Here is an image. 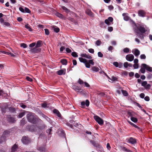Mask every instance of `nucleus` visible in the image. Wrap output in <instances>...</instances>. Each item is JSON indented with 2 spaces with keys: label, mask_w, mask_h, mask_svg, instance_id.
I'll return each mask as SVG.
<instances>
[{
  "label": "nucleus",
  "mask_w": 152,
  "mask_h": 152,
  "mask_svg": "<svg viewBox=\"0 0 152 152\" xmlns=\"http://www.w3.org/2000/svg\"><path fill=\"white\" fill-rule=\"evenodd\" d=\"M148 28L146 25L140 24L137 26L135 25L134 31L137 36L141 40L144 39L145 35L144 34L148 31Z\"/></svg>",
  "instance_id": "nucleus-1"
},
{
  "label": "nucleus",
  "mask_w": 152,
  "mask_h": 152,
  "mask_svg": "<svg viewBox=\"0 0 152 152\" xmlns=\"http://www.w3.org/2000/svg\"><path fill=\"white\" fill-rule=\"evenodd\" d=\"M45 125H43L39 126L32 125L29 128V130L32 132H36L37 133H39L41 132L42 129L45 128Z\"/></svg>",
  "instance_id": "nucleus-2"
},
{
  "label": "nucleus",
  "mask_w": 152,
  "mask_h": 152,
  "mask_svg": "<svg viewBox=\"0 0 152 152\" xmlns=\"http://www.w3.org/2000/svg\"><path fill=\"white\" fill-rule=\"evenodd\" d=\"M28 121L33 124H36L37 121V116L32 113H29L27 115Z\"/></svg>",
  "instance_id": "nucleus-3"
},
{
  "label": "nucleus",
  "mask_w": 152,
  "mask_h": 152,
  "mask_svg": "<svg viewBox=\"0 0 152 152\" xmlns=\"http://www.w3.org/2000/svg\"><path fill=\"white\" fill-rule=\"evenodd\" d=\"M94 119L100 125H102L104 123L103 120L98 116H95L94 117Z\"/></svg>",
  "instance_id": "nucleus-4"
},
{
  "label": "nucleus",
  "mask_w": 152,
  "mask_h": 152,
  "mask_svg": "<svg viewBox=\"0 0 152 152\" xmlns=\"http://www.w3.org/2000/svg\"><path fill=\"white\" fill-rule=\"evenodd\" d=\"M41 50V49L40 48L35 46L30 49V51L31 53H35L39 52Z\"/></svg>",
  "instance_id": "nucleus-5"
},
{
  "label": "nucleus",
  "mask_w": 152,
  "mask_h": 152,
  "mask_svg": "<svg viewBox=\"0 0 152 152\" xmlns=\"http://www.w3.org/2000/svg\"><path fill=\"white\" fill-rule=\"evenodd\" d=\"M134 56L132 54H128L126 56V59L129 61H132L134 59Z\"/></svg>",
  "instance_id": "nucleus-6"
},
{
  "label": "nucleus",
  "mask_w": 152,
  "mask_h": 152,
  "mask_svg": "<svg viewBox=\"0 0 152 152\" xmlns=\"http://www.w3.org/2000/svg\"><path fill=\"white\" fill-rule=\"evenodd\" d=\"M113 18L112 17H109L107 19H105L104 21L105 23L108 26L110 25V22H112L113 21Z\"/></svg>",
  "instance_id": "nucleus-7"
},
{
  "label": "nucleus",
  "mask_w": 152,
  "mask_h": 152,
  "mask_svg": "<svg viewBox=\"0 0 152 152\" xmlns=\"http://www.w3.org/2000/svg\"><path fill=\"white\" fill-rule=\"evenodd\" d=\"M89 104V102L88 100H86V102L83 101L81 103V107L84 108L85 107V105L88 107Z\"/></svg>",
  "instance_id": "nucleus-8"
},
{
  "label": "nucleus",
  "mask_w": 152,
  "mask_h": 152,
  "mask_svg": "<svg viewBox=\"0 0 152 152\" xmlns=\"http://www.w3.org/2000/svg\"><path fill=\"white\" fill-rule=\"evenodd\" d=\"M21 140L22 142L25 144H28L30 142V141L29 139H28V138L26 137H23Z\"/></svg>",
  "instance_id": "nucleus-9"
},
{
  "label": "nucleus",
  "mask_w": 152,
  "mask_h": 152,
  "mask_svg": "<svg viewBox=\"0 0 152 152\" xmlns=\"http://www.w3.org/2000/svg\"><path fill=\"white\" fill-rule=\"evenodd\" d=\"M138 13L139 16L142 17H145L146 15V13L145 11L142 10H139Z\"/></svg>",
  "instance_id": "nucleus-10"
},
{
  "label": "nucleus",
  "mask_w": 152,
  "mask_h": 152,
  "mask_svg": "<svg viewBox=\"0 0 152 152\" xmlns=\"http://www.w3.org/2000/svg\"><path fill=\"white\" fill-rule=\"evenodd\" d=\"M142 66L145 68V69L148 71L150 72H152V67H150L147 64H142Z\"/></svg>",
  "instance_id": "nucleus-11"
},
{
  "label": "nucleus",
  "mask_w": 152,
  "mask_h": 152,
  "mask_svg": "<svg viewBox=\"0 0 152 152\" xmlns=\"http://www.w3.org/2000/svg\"><path fill=\"white\" fill-rule=\"evenodd\" d=\"M132 52L136 57L138 56L140 54V51L137 49H134L132 50Z\"/></svg>",
  "instance_id": "nucleus-12"
},
{
  "label": "nucleus",
  "mask_w": 152,
  "mask_h": 152,
  "mask_svg": "<svg viewBox=\"0 0 152 152\" xmlns=\"http://www.w3.org/2000/svg\"><path fill=\"white\" fill-rule=\"evenodd\" d=\"M1 109L2 113H5L6 111L7 110L8 108L7 104V103L4 104V106H2V107H1Z\"/></svg>",
  "instance_id": "nucleus-13"
},
{
  "label": "nucleus",
  "mask_w": 152,
  "mask_h": 152,
  "mask_svg": "<svg viewBox=\"0 0 152 152\" xmlns=\"http://www.w3.org/2000/svg\"><path fill=\"white\" fill-rule=\"evenodd\" d=\"M7 120L9 122L14 123L15 121L14 118L10 115H7Z\"/></svg>",
  "instance_id": "nucleus-14"
},
{
  "label": "nucleus",
  "mask_w": 152,
  "mask_h": 152,
  "mask_svg": "<svg viewBox=\"0 0 152 152\" xmlns=\"http://www.w3.org/2000/svg\"><path fill=\"white\" fill-rule=\"evenodd\" d=\"M66 70L65 69H63L57 71V74L59 75H65L66 73Z\"/></svg>",
  "instance_id": "nucleus-15"
},
{
  "label": "nucleus",
  "mask_w": 152,
  "mask_h": 152,
  "mask_svg": "<svg viewBox=\"0 0 152 152\" xmlns=\"http://www.w3.org/2000/svg\"><path fill=\"white\" fill-rule=\"evenodd\" d=\"M58 132L60 136L62 137H65V134L63 130H58Z\"/></svg>",
  "instance_id": "nucleus-16"
},
{
  "label": "nucleus",
  "mask_w": 152,
  "mask_h": 152,
  "mask_svg": "<svg viewBox=\"0 0 152 152\" xmlns=\"http://www.w3.org/2000/svg\"><path fill=\"white\" fill-rule=\"evenodd\" d=\"M129 142L132 144L135 143L136 142L135 139L133 137H131L128 140Z\"/></svg>",
  "instance_id": "nucleus-17"
},
{
  "label": "nucleus",
  "mask_w": 152,
  "mask_h": 152,
  "mask_svg": "<svg viewBox=\"0 0 152 152\" xmlns=\"http://www.w3.org/2000/svg\"><path fill=\"white\" fill-rule=\"evenodd\" d=\"M90 142L94 145V146L96 147H99V144L96 143L95 142L93 141L92 140H91L90 141Z\"/></svg>",
  "instance_id": "nucleus-18"
},
{
  "label": "nucleus",
  "mask_w": 152,
  "mask_h": 152,
  "mask_svg": "<svg viewBox=\"0 0 152 152\" xmlns=\"http://www.w3.org/2000/svg\"><path fill=\"white\" fill-rule=\"evenodd\" d=\"M18 147L17 145L16 144H14L12 147L11 152H15L17 150Z\"/></svg>",
  "instance_id": "nucleus-19"
},
{
  "label": "nucleus",
  "mask_w": 152,
  "mask_h": 152,
  "mask_svg": "<svg viewBox=\"0 0 152 152\" xmlns=\"http://www.w3.org/2000/svg\"><path fill=\"white\" fill-rule=\"evenodd\" d=\"M86 14L90 15L91 17H94V13L90 10H87L86 12Z\"/></svg>",
  "instance_id": "nucleus-20"
},
{
  "label": "nucleus",
  "mask_w": 152,
  "mask_h": 152,
  "mask_svg": "<svg viewBox=\"0 0 152 152\" xmlns=\"http://www.w3.org/2000/svg\"><path fill=\"white\" fill-rule=\"evenodd\" d=\"M124 17V19L125 20L128 21L129 19V17L127 15V14L126 13H123L122 14Z\"/></svg>",
  "instance_id": "nucleus-21"
},
{
  "label": "nucleus",
  "mask_w": 152,
  "mask_h": 152,
  "mask_svg": "<svg viewBox=\"0 0 152 152\" xmlns=\"http://www.w3.org/2000/svg\"><path fill=\"white\" fill-rule=\"evenodd\" d=\"M42 107L44 108H49L50 107V104H47L46 103H44L42 104Z\"/></svg>",
  "instance_id": "nucleus-22"
},
{
  "label": "nucleus",
  "mask_w": 152,
  "mask_h": 152,
  "mask_svg": "<svg viewBox=\"0 0 152 152\" xmlns=\"http://www.w3.org/2000/svg\"><path fill=\"white\" fill-rule=\"evenodd\" d=\"M53 113L56 114L58 117H61V114L58 110L56 109H54L53 110Z\"/></svg>",
  "instance_id": "nucleus-23"
},
{
  "label": "nucleus",
  "mask_w": 152,
  "mask_h": 152,
  "mask_svg": "<svg viewBox=\"0 0 152 152\" xmlns=\"http://www.w3.org/2000/svg\"><path fill=\"white\" fill-rule=\"evenodd\" d=\"M130 119L132 121L135 123L137 122L138 121L137 119V118L134 117L130 115Z\"/></svg>",
  "instance_id": "nucleus-24"
},
{
  "label": "nucleus",
  "mask_w": 152,
  "mask_h": 152,
  "mask_svg": "<svg viewBox=\"0 0 152 152\" xmlns=\"http://www.w3.org/2000/svg\"><path fill=\"white\" fill-rule=\"evenodd\" d=\"M128 122L129 123V124H130L131 126H132L134 127L135 128H136L137 129H139L140 128L139 127H138L136 125L134 124V123H132L131 121H128Z\"/></svg>",
  "instance_id": "nucleus-25"
},
{
  "label": "nucleus",
  "mask_w": 152,
  "mask_h": 152,
  "mask_svg": "<svg viewBox=\"0 0 152 152\" xmlns=\"http://www.w3.org/2000/svg\"><path fill=\"white\" fill-rule=\"evenodd\" d=\"M91 69L94 72H97L99 70V68L96 66H93L91 67Z\"/></svg>",
  "instance_id": "nucleus-26"
},
{
  "label": "nucleus",
  "mask_w": 152,
  "mask_h": 152,
  "mask_svg": "<svg viewBox=\"0 0 152 152\" xmlns=\"http://www.w3.org/2000/svg\"><path fill=\"white\" fill-rule=\"evenodd\" d=\"M61 8L65 12L69 13L70 12V10L64 6H61Z\"/></svg>",
  "instance_id": "nucleus-27"
},
{
  "label": "nucleus",
  "mask_w": 152,
  "mask_h": 152,
  "mask_svg": "<svg viewBox=\"0 0 152 152\" xmlns=\"http://www.w3.org/2000/svg\"><path fill=\"white\" fill-rule=\"evenodd\" d=\"M53 28L54 31L56 33L58 32L59 31V28L56 26H53Z\"/></svg>",
  "instance_id": "nucleus-28"
},
{
  "label": "nucleus",
  "mask_w": 152,
  "mask_h": 152,
  "mask_svg": "<svg viewBox=\"0 0 152 152\" xmlns=\"http://www.w3.org/2000/svg\"><path fill=\"white\" fill-rule=\"evenodd\" d=\"M38 150L42 152H45V148L41 147H39L37 148Z\"/></svg>",
  "instance_id": "nucleus-29"
},
{
  "label": "nucleus",
  "mask_w": 152,
  "mask_h": 152,
  "mask_svg": "<svg viewBox=\"0 0 152 152\" xmlns=\"http://www.w3.org/2000/svg\"><path fill=\"white\" fill-rule=\"evenodd\" d=\"M79 59L80 62H83V63H84V64L85 63H86V61H87V60L86 59L83 58L82 57L79 58Z\"/></svg>",
  "instance_id": "nucleus-30"
},
{
  "label": "nucleus",
  "mask_w": 152,
  "mask_h": 152,
  "mask_svg": "<svg viewBox=\"0 0 152 152\" xmlns=\"http://www.w3.org/2000/svg\"><path fill=\"white\" fill-rule=\"evenodd\" d=\"M61 62L63 65H66L67 64V61L66 60V59H61Z\"/></svg>",
  "instance_id": "nucleus-31"
},
{
  "label": "nucleus",
  "mask_w": 152,
  "mask_h": 152,
  "mask_svg": "<svg viewBox=\"0 0 152 152\" xmlns=\"http://www.w3.org/2000/svg\"><path fill=\"white\" fill-rule=\"evenodd\" d=\"M78 92L80 94L82 95L85 94L86 93V92L84 90L81 89L80 88V89Z\"/></svg>",
  "instance_id": "nucleus-32"
},
{
  "label": "nucleus",
  "mask_w": 152,
  "mask_h": 152,
  "mask_svg": "<svg viewBox=\"0 0 152 152\" xmlns=\"http://www.w3.org/2000/svg\"><path fill=\"white\" fill-rule=\"evenodd\" d=\"M108 79L111 81H114L117 80V78L116 77L114 76H112L111 78L108 77Z\"/></svg>",
  "instance_id": "nucleus-33"
},
{
  "label": "nucleus",
  "mask_w": 152,
  "mask_h": 152,
  "mask_svg": "<svg viewBox=\"0 0 152 152\" xmlns=\"http://www.w3.org/2000/svg\"><path fill=\"white\" fill-rule=\"evenodd\" d=\"M56 16H57L59 18H64L63 15L62 14L58 12L56 13Z\"/></svg>",
  "instance_id": "nucleus-34"
},
{
  "label": "nucleus",
  "mask_w": 152,
  "mask_h": 152,
  "mask_svg": "<svg viewBox=\"0 0 152 152\" xmlns=\"http://www.w3.org/2000/svg\"><path fill=\"white\" fill-rule=\"evenodd\" d=\"M99 25L101 28H105L106 27L103 21L100 22Z\"/></svg>",
  "instance_id": "nucleus-35"
},
{
  "label": "nucleus",
  "mask_w": 152,
  "mask_h": 152,
  "mask_svg": "<svg viewBox=\"0 0 152 152\" xmlns=\"http://www.w3.org/2000/svg\"><path fill=\"white\" fill-rule=\"evenodd\" d=\"M52 131V130L51 128H49L46 130V132L48 133V135L50 137H51V132Z\"/></svg>",
  "instance_id": "nucleus-36"
},
{
  "label": "nucleus",
  "mask_w": 152,
  "mask_h": 152,
  "mask_svg": "<svg viewBox=\"0 0 152 152\" xmlns=\"http://www.w3.org/2000/svg\"><path fill=\"white\" fill-rule=\"evenodd\" d=\"M25 28L28 29V30L30 31H32V29L29 26L28 24H27L25 25Z\"/></svg>",
  "instance_id": "nucleus-37"
},
{
  "label": "nucleus",
  "mask_w": 152,
  "mask_h": 152,
  "mask_svg": "<svg viewBox=\"0 0 152 152\" xmlns=\"http://www.w3.org/2000/svg\"><path fill=\"white\" fill-rule=\"evenodd\" d=\"M121 91L124 96H127L128 95V94L126 91L123 90H121Z\"/></svg>",
  "instance_id": "nucleus-38"
},
{
  "label": "nucleus",
  "mask_w": 152,
  "mask_h": 152,
  "mask_svg": "<svg viewBox=\"0 0 152 152\" xmlns=\"http://www.w3.org/2000/svg\"><path fill=\"white\" fill-rule=\"evenodd\" d=\"M41 42L42 41H41L39 40L38 41L35 46L39 48L41 45Z\"/></svg>",
  "instance_id": "nucleus-39"
},
{
  "label": "nucleus",
  "mask_w": 152,
  "mask_h": 152,
  "mask_svg": "<svg viewBox=\"0 0 152 152\" xmlns=\"http://www.w3.org/2000/svg\"><path fill=\"white\" fill-rule=\"evenodd\" d=\"M9 110L10 112L11 113H14L15 111V108L12 107H10L9 108Z\"/></svg>",
  "instance_id": "nucleus-40"
},
{
  "label": "nucleus",
  "mask_w": 152,
  "mask_h": 152,
  "mask_svg": "<svg viewBox=\"0 0 152 152\" xmlns=\"http://www.w3.org/2000/svg\"><path fill=\"white\" fill-rule=\"evenodd\" d=\"M25 114V113L24 112H22L20 113L18 115L19 118H21L23 117Z\"/></svg>",
  "instance_id": "nucleus-41"
},
{
  "label": "nucleus",
  "mask_w": 152,
  "mask_h": 152,
  "mask_svg": "<svg viewBox=\"0 0 152 152\" xmlns=\"http://www.w3.org/2000/svg\"><path fill=\"white\" fill-rule=\"evenodd\" d=\"M71 55L72 56L75 57H77L78 56L77 53L75 52H72Z\"/></svg>",
  "instance_id": "nucleus-42"
},
{
  "label": "nucleus",
  "mask_w": 152,
  "mask_h": 152,
  "mask_svg": "<svg viewBox=\"0 0 152 152\" xmlns=\"http://www.w3.org/2000/svg\"><path fill=\"white\" fill-rule=\"evenodd\" d=\"M101 43L102 42L99 40L96 41L95 42V44L97 46H100Z\"/></svg>",
  "instance_id": "nucleus-43"
},
{
  "label": "nucleus",
  "mask_w": 152,
  "mask_h": 152,
  "mask_svg": "<svg viewBox=\"0 0 152 152\" xmlns=\"http://www.w3.org/2000/svg\"><path fill=\"white\" fill-rule=\"evenodd\" d=\"M145 68H144L143 66H142V67L140 69V71L142 73H145Z\"/></svg>",
  "instance_id": "nucleus-44"
},
{
  "label": "nucleus",
  "mask_w": 152,
  "mask_h": 152,
  "mask_svg": "<svg viewBox=\"0 0 152 152\" xmlns=\"http://www.w3.org/2000/svg\"><path fill=\"white\" fill-rule=\"evenodd\" d=\"M85 65V66L86 67L88 68H89L90 67V64H89L88 62L87 61H86V63H84Z\"/></svg>",
  "instance_id": "nucleus-45"
},
{
  "label": "nucleus",
  "mask_w": 152,
  "mask_h": 152,
  "mask_svg": "<svg viewBox=\"0 0 152 152\" xmlns=\"http://www.w3.org/2000/svg\"><path fill=\"white\" fill-rule=\"evenodd\" d=\"M129 49L127 48H125L123 49V51L125 53H128L129 52Z\"/></svg>",
  "instance_id": "nucleus-46"
},
{
  "label": "nucleus",
  "mask_w": 152,
  "mask_h": 152,
  "mask_svg": "<svg viewBox=\"0 0 152 152\" xmlns=\"http://www.w3.org/2000/svg\"><path fill=\"white\" fill-rule=\"evenodd\" d=\"M10 23L7 22H5L4 23V24L3 26H7L8 27H10Z\"/></svg>",
  "instance_id": "nucleus-47"
},
{
  "label": "nucleus",
  "mask_w": 152,
  "mask_h": 152,
  "mask_svg": "<svg viewBox=\"0 0 152 152\" xmlns=\"http://www.w3.org/2000/svg\"><path fill=\"white\" fill-rule=\"evenodd\" d=\"M20 46L23 47L24 48H25L27 47V45L26 44L23 43L21 44Z\"/></svg>",
  "instance_id": "nucleus-48"
},
{
  "label": "nucleus",
  "mask_w": 152,
  "mask_h": 152,
  "mask_svg": "<svg viewBox=\"0 0 152 152\" xmlns=\"http://www.w3.org/2000/svg\"><path fill=\"white\" fill-rule=\"evenodd\" d=\"M76 91L78 92L80 88L78 86H74V88H73Z\"/></svg>",
  "instance_id": "nucleus-49"
},
{
  "label": "nucleus",
  "mask_w": 152,
  "mask_h": 152,
  "mask_svg": "<svg viewBox=\"0 0 152 152\" xmlns=\"http://www.w3.org/2000/svg\"><path fill=\"white\" fill-rule=\"evenodd\" d=\"M147 84V82L146 81H144L141 83L142 86H144V87Z\"/></svg>",
  "instance_id": "nucleus-50"
},
{
  "label": "nucleus",
  "mask_w": 152,
  "mask_h": 152,
  "mask_svg": "<svg viewBox=\"0 0 152 152\" xmlns=\"http://www.w3.org/2000/svg\"><path fill=\"white\" fill-rule=\"evenodd\" d=\"M98 57L100 58H102L103 57V54L100 52H98Z\"/></svg>",
  "instance_id": "nucleus-51"
},
{
  "label": "nucleus",
  "mask_w": 152,
  "mask_h": 152,
  "mask_svg": "<svg viewBox=\"0 0 152 152\" xmlns=\"http://www.w3.org/2000/svg\"><path fill=\"white\" fill-rule=\"evenodd\" d=\"M45 31V34L46 35H48L49 34V30L47 28H45L44 29Z\"/></svg>",
  "instance_id": "nucleus-52"
},
{
  "label": "nucleus",
  "mask_w": 152,
  "mask_h": 152,
  "mask_svg": "<svg viewBox=\"0 0 152 152\" xmlns=\"http://www.w3.org/2000/svg\"><path fill=\"white\" fill-rule=\"evenodd\" d=\"M88 61L89 64H91L92 65H93L94 64V63L92 60H89Z\"/></svg>",
  "instance_id": "nucleus-53"
},
{
  "label": "nucleus",
  "mask_w": 152,
  "mask_h": 152,
  "mask_svg": "<svg viewBox=\"0 0 152 152\" xmlns=\"http://www.w3.org/2000/svg\"><path fill=\"white\" fill-rule=\"evenodd\" d=\"M24 10L25 12H26L30 13L31 12V11L30 10L27 8L25 7Z\"/></svg>",
  "instance_id": "nucleus-54"
},
{
  "label": "nucleus",
  "mask_w": 152,
  "mask_h": 152,
  "mask_svg": "<svg viewBox=\"0 0 152 152\" xmlns=\"http://www.w3.org/2000/svg\"><path fill=\"white\" fill-rule=\"evenodd\" d=\"M66 125L67 126H68L70 127L72 129H74L73 128V126L71 124L69 123H66Z\"/></svg>",
  "instance_id": "nucleus-55"
},
{
  "label": "nucleus",
  "mask_w": 152,
  "mask_h": 152,
  "mask_svg": "<svg viewBox=\"0 0 152 152\" xmlns=\"http://www.w3.org/2000/svg\"><path fill=\"white\" fill-rule=\"evenodd\" d=\"M25 119L24 118H23L22 119L21 121V124L23 125H24L25 123Z\"/></svg>",
  "instance_id": "nucleus-56"
},
{
  "label": "nucleus",
  "mask_w": 152,
  "mask_h": 152,
  "mask_svg": "<svg viewBox=\"0 0 152 152\" xmlns=\"http://www.w3.org/2000/svg\"><path fill=\"white\" fill-rule=\"evenodd\" d=\"M146 56L145 54H142L140 56V58L141 59H145Z\"/></svg>",
  "instance_id": "nucleus-57"
},
{
  "label": "nucleus",
  "mask_w": 152,
  "mask_h": 152,
  "mask_svg": "<svg viewBox=\"0 0 152 152\" xmlns=\"http://www.w3.org/2000/svg\"><path fill=\"white\" fill-rule=\"evenodd\" d=\"M88 51L89 52L91 53H94V50L93 49L90 48L88 49Z\"/></svg>",
  "instance_id": "nucleus-58"
},
{
  "label": "nucleus",
  "mask_w": 152,
  "mask_h": 152,
  "mask_svg": "<svg viewBox=\"0 0 152 152\" xmlns=\"http://www.w3.org/2000/svg\"><path fill=\"white\" fill-rule=\"evenodd\" d=\"M151 87V85L150 84H147L145 87V89H149Z\"/></svg>",
  "instance_id": "nucleus-59"
},
{
  "label": "nucleus",
  "mask_w": 152,
  "mask_h": 152,
  "mask_svg": "<svg viewBox=\"0 0 152 152\" xmlns=\"http://www.w3.org/2000/svg\"><path fill=\"white\" fill-rule=\"evenodd\" d=\"M113 27H112L110 26L108 27V31L110 32H111L113 31Z\"/></svg>",
  "instance_id": "nucleus-60"
},
{
  "label": "nucleus",
  "mask_w": 152,
  "mask_h": 152,
  "mask_svg": "<svg viewBox=\"0 0 152 152\" xmlns=\"http://www.w3.org/2000/svg\"><path fill=\"white\" fill-rule=\"evenodd\" d=\"M133 67L135 69H137L139 67L138 64H135L133 65Z\"/></svg>",
  "instance_id": "nucleus-61"
},
{
  "label": "nucleus",
  "mask_w": 152,
  "mask_h": 152,
  "mask_svg": "<svg viewBox=\"0 0 152 152\" xmlns=\"http://www.w3.org/2000/svg\"><path fill=\"white\" fill-rule=\"evenodd\" d=\"M66 50L67 53H70L71 52V50L69 48H66Z\"/></svg>",
  "instance_id": "nucleus-62"
},
{
  "label": "nucleus",
  "mask_w": 152,
  "mask_h": 152,
  "mask_svg": "<svg viewBox=\"0 0 152 152\" xmlns=\"http://www.w3.org/2000/svg\"><path fill=\"white\" fill-rule=\"evenodd\" d=\"M35 44H36L35 43L33 42V43L30 44L29 45V47H30L31 48L35 46Z\"/></svg>",
  "instance_id": "nucleus-63"
},
{
  "label": "nucleus",
  "mask_w": 152,
  "mask_h": 152,
  "mask_svg": "<svg viewBox=\"0 0 152 152\" xmlns=\"http://www.w3.org/2000/svg\"><path fill=\"white\" fill-rule=\"evenodd\" d=\"M144 99L146 101H148L150 100L149 97L148 96H146L144 98Z\"/></svg>",
  "instance_id": "nucleus-64"
}]
</instances>
